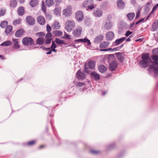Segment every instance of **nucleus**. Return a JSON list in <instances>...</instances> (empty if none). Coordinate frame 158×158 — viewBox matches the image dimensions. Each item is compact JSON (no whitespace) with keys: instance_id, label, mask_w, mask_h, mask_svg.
Listing matches in <instances>:
<instances>
[{"instance_id":"nucleus-28","label":"nucleus","mask_w":158,"mask_h":158,"mask_svg":"<svg viewBox=\"0 0 158 158\" xmlns=\"http://www.w3.org/2000/svg\"><path fill=\"white\" fill-rule=\"evenodd\" d=\"M158 28V21L156 20L152 25V30L153 31L156 30Z\"/></svg>"},{"instance_id":"nucleus-21","label":"nucleus","mask_w":158,"mask_h":158,"mask_svg":"<svg viewBox=\"0 0 158 158\" xmlns=\"http://www.w3.org/2000/svg\"><path fill=\"white\" fill-rule=\"evenodd\" d=\"M149 55L148 53L143 54L141 56L142 60L152 62V60L149 58Z\"/></svg>"},{"instance_id":"nucleus-64","label":"nucleus","mask_w":158,"mask_h":158,"mask_svg":"<svg viewBox=\"0 0 158 158\" xmlns=\"http://www.w3.org/2000/svg\"><path fill=\"white\" fill-rule=\"evenodd\" d=\"M55 48H51L52 49L51 50L52 51H53L55 52H57V50H56Z\"/></svg>"},{"instance_id":"nucleus-40","label":"nucleus","mask_w":158,"mask_h":158,"mask_svg":"<svg viewBox=\"0 0 158 158\" xmlns=\"http://www.w3.org/2000/svg\"><path fill=\"white\" fill-rule=\"evenodd\" d=\"M38 3L37 0H32L30 2V5L32 7H34L37 5Z\"/></svg>"},{"instance_id":"nucleus-1","label":"nucleus","mask_w":158,"mask_h":158,"mask_svg":"<svg viewBox=\"0 0 158 158\" xmlns=\"http://www.w3.org/2000/svg\"><path fill=\"white\" fill-rule=\"evenodd\" d=\"M152 59L154 61V63H153L152 61V65L150 67L149 69H147L148 71L150 73H153L154 74L155 77H156L158 74V56L156 55H153L152 57Z\"/></svg>"},{"instance_id":"nucleus-13","label":"nucleus","mask_w":158,"mask_h":158,"mask_svg":"<svg viewBox=\"0 0 158 158\" xmlns=\"http://www.w3.org/2000/svg\"><path fill=\"white\" fill-rule=\"evenodd\" d=\"M74 42H84L85 43H87L88 46H89L91 44V42L90 40L86 38L75 40H74Z\"/></svg>"},{"instance_id":"nucleus-58","label":"nucleus","mask_w":158,"mask_h":158,"mask_svg":"<svg viewBox=\"0 0 158 158\" xmlns=\"http://www.w3.org/2000/svg\"><path fill=\"white\" fill-rule=\"evenodd\" d=\"M113 49V48L112 49V48H109V49H102L101 50L102 51H110L113 52V51H114V50Z\"/></svg>"},{"instance_id":"nucleus-61","label":"nucleus","mask_w":158,"mask_h":158,"mask_svg":"<svg viewBox=\"0 0 158 158\" xmlns=\"http://www.w3.org/2000/svg\"><path fill=\"white\" fill-rule=\"evenodd\" d=\"M158 7V3L156 4L153 7V10H155Z\"/></svg>"},{"instance_id":"nucleus-45","label":"nucleus","mask_w":158,"mask_h":158,"mask_svg":"<svg viewBox=\"0 0 158 158\" xmlns=\"http://www.w3.org/2000/svg\"><path fill=\"white\" fill-rule=\"evenodd\" d=\"M64 39H71V38L70 37V35L66 34V32H64V36L62 37Z\"/></svg>"},{"instance_id":"nucleus-4","label":"nucleus","mask_w":158,"mask_h":158,"mask_svg":"<svg viewBox=\"0 0 158 158\" xmlns=\"http://www.w3.org/2000/svg\"><path fill=\"white\" fill-rule=\"evenodd\" d=\"M82 6L83 7H87L88 9L91 10L95 8L93 0H87L84 2Z\"/></svg>"},{"instance_id":"nucleus-31","label":"nucleus","mask_w":158,"mask_h":158,"mask_svg":"<svg viewBox=\"0 0 158 158\" xmlns=\"http://www.w3.org/2000/svg\"><path fill=\"white\" fill-rule=\"evenodd\" d=\"M12 27L11 25H9L7 27L5 30V33L6 34H10L12 32Z\"/></svg>"},{"instance_id":"nucleus-38","label":"nucleus","mask_w":158,"mask_h":158,"mask_svg":"<svg viewBox=\"0 0 158 158\" xmlns=\"http://www.w3.org/2000/svg\"><path fill=\"white\" fill-rule=\"evenodd\" d=\"M127 27V25L126 23L124 22H121L119 26V28L121 29H125Z\"/></svg>"},{"instance_id":"nucleus-25","label":"nucleus","mask_w":158,"mask_h":158,"mask_svg":"<svg viewBox=\"0 0 158 158\" xmlns=\"http://www.w3.org/2000/svg\"><path fill=\"white\" fill-rule=\"evenodd\" d=\"M103 38V36L102 35L97 36L95 39L94 42L96 43H98L101 42Z\"/></svg>"},{"instance_id":"nucleus-3","label":"nucleus","mask_w":158,"mask_h":158,"mask_svg":"<svg viewBox=\"0 0 158 158\" xmlns=\"http://www.w3.org/2000/svg\"><path fill=\"white\" fill-rule=\"evenodd\" d=\"M113 24L112 22L108 19L102 26L101 29L103 30H111L113 27Z\"/></svg>"},{"instance_id":"nucleus-47","label":"nucleus","mask_w":158,"mask_h":158,"mask_svg":"<svg viewBox=\"0 0 158 158\" xmlns=\"http://www.w3.org/2000/svg\"><path fill=\"white\" fill-rule=\"evenodd\" d=\"M123 44H122L121 45V46L119 47H117L114 48L113 50H114V51L119 50V49H121L123 47Z\"/></svg>"},{"instance_id":"nucleus-57","label":"nucleus","mask_w":158,"mask_h":158,"mask_svg":"<svg viewBox=\"0 0 158 158\" xmlns=\"http://www.w3.org/2000/svg\"><path fill=\"white\" fill-rule=\"evenodd\" d=\"M85 71L86 72L88 73L89 72V70L88 68L87 67L86 64H85V68H84Z\"/></svg>"},{"instance_id":"nucleus-34","label":"nucleus","mask_w":158,"mask_h":158,"mask_svg":"<svg viewBox=\"0 0 158 158\" xmlns=\"http://www.w3.org/2000/svg\"><path fill=\"white\" fill-rule=\"evenodd\" d=\"M17 2L16 0H11L10 6L11 7L14 8L16 6Z\"/></svg>"},{"instance_id":"nucleus-63","label":"nucleus","mask_w":158,"mask_h":158,"mask_svg":"<svg viewBox=\"0 0 158 158\" xmlns=\"http://www.w3.org/2000/svg\"><path fill=\"white\" fill-rule=\"evenodd\" d=\"M131 2H132V3L133 4H135L136 2L135 0H131Z\"/></svg>"},{"instance_id":"nucleus-39","label":"nucleus","mask_w":158,"mask_h":158,"mask_svg":"<svg viewBox=\"0 0 158 158\" xmlns=\"http://www.w3.org/2000/svg\"><path fill=\"white\" fill-rule=\"evenodd\" d=\"M53 33L57 36H59L62 35V32L58 30H55L53 31Z\"/></svg>"},{"instance_id":"nucleus-43","label":"nucleus","mask_w":158,"mask_h":158,"mask_svg":"<svg viewBox=\"0 0 158 158\" xmlns=\"http://www.w3.org/2000/svg\"><path fill=\"white\" fill-rule=\"evenodd\" d=\"M21 19H15L13 21V24L15 25L19 24L21 22Z\"/></svg>"},{"instance_id":"nucleus-49","label":"nucleus","mask_w":158,"mask_h":158,"mask_svg":"<svg viewBox=\"0 0 158 158\" xmlns=\"http://www.w3.org/2000/svg\"><path fill=\"white\" fill-rule=\"evenodd\" d=\"M114 146V144H110L107 146V149L108 150H110L113 148Z\"/></svg>"},{"instance_id":"nucleus-9","label":"nucleus","mask_w":158,"mask_h":158,"mask_svg":"<svg viewBox=\"0 0 158 158\" xmlns=\"http://www.w3.org/2000/svg\"><path fill=\"white\" fill-rule=\"evenodd\" d=\"M76 18L78 22H81L83 18V15L82 12L81 11H77L75 14Z\"/></svg>"},{"instance_id":"nucleus-5","label":"nucleus","mask_w":158,"mask_h":158,"mask_svg":"<svg viewBox=\"0 0 158 158\" xmlns=\"http://www.w3.org/2000/svg\"><path fill=\"white\" fill-rule=\"evenodd\" d=\"M63 14L66 17L70 16L72 14V7L70 6H68L63 10Z\"/></svg>"},{"instance_id":"nucleus-18","label":"nucleus","mask_w":158,"mask_h":158,"mask_svg":"<svg viewBox=\"0 0 158 158\" xmlns=\"http://www.w3.org/2000/svg\"><path fill=\"white\" fill-rule=\"evenodd\" d=\"M114 33L112 31L108 32L106 34V40H112L114 37Z\"/></svg>"},{"instance_id":"nucleus-23","label":"nucleus","mask_w":158,"mask_h":158,"mask_svg":"<svg viewBox=\"0 0 158 158\" xmlns=\"http://www.w3.org/2000/svg\"><path fill=\"white\" fill-rule=\"evenodd\" d=\"M95 62L94 60L89 61L87 64V66L90 69H93L95 67Z\"/></svg>"},{"instance_id":"nucleus-7","label":"nucleus","mask_w":158,"mask_h":158,"mask_svg":"<svg viewBox=\"0 0 158 158\" xmlns=\"http://www.w3.org/2000/svg\"><path fill=\"white\" fill-rule=\"evenodd\" d=\"M151 61L142 60L139 63V66L142 68H146L147 67L152 66Z\"/></svg>"},{"instance_id":"nucleus-42","label":"nucleus","mask_w":158,"mask_h":158,"mask_svg":"<svg viewBox=\"0 0 158 158\" xmlns=\"http://www.w3.org/2000/svg\"><path fill=\"white\" fill-rule=\"evenodd\" d=\"M8 25V23L6 21H2L0 24V27L2 28H5Z\"/></svg>"},{"instance_id":"nucleus-55","label":"nucleus","mask_w":158,"mask_h":158,"mask_svg":"<svg viewBox=\"0 0 158 158\" xmlns=\"http://www.w3.org/2000/svg\"><path fill=\"white\" fill-rule=\"evenodd\" d=\"M56 44L53 41H52V44L51 46V48H56Z\"/></svg>"},{"instance_id":"nucleus-53","label":"nucleus","mask_w":158,"mask_h":158,"mask_svg":"<svg viewBox=\"0 0 158 158\" xmlns=\"http://www.w3.org/2000/svg\"><path fill=\"white\" fill-rule=\"evenodd\" d=\"M52 36V34L51 33L48 32L46 35V38H51Z\"/></svg>"},{"instance_id":"nucleus-22","label":"nucleus","mask_w":158,"mask_h":158,"mask_svg":"<svg viewBox=\"0 0 158 158\" xmlns=\"http://www.w3.org/2000/svg\"><path fill=\"white\" fill-rule=\"evenodd\" d=\"M12 40L13 42V48L15 49H17L19 48L20 46L19 44V41L18 39H13Z\"/></svg>"},{"instance_id":"nucleus-62","label":"nucleus","mask_w":158,"mask_h":158,"mask_svg":"<svg viewBox=\"0 0 158 158\" xmlns=\"http://www.w3.org/2000/svg\"><path fill=\"white\" fill-rule=\"evenodd\" d=\"M139 14H140V12H138L136 14V16L135 18H137L139 17Z\"/></svg>"},{"instance_id":"nucleus-50","label":"nucleus","mask_w":158,"mask_h":158,"mask_svg":"<svg viewBox=\"0 0 158 158\" xmlns=\"http://www.w3.org/2000/svg\"><path fill=\"white\" fill-rule=\"evenodd\" d=\"M152 52L154 54L158 55V48L153 50Z\"/></svg>"},{"instance_id":"nucleus-46","label":"nucleus","mask_w":158,"mask_h":158,"mask_svg":"<svg viewBox=\"0 0 158 158\" xmlns=\"http://www.w3.org/2000/svg\"><path fill=\"white\" fill-rule=\"evenodd\" d=\"M42 10L45 13L46 11V7L44 5V2L43 1L42 2Z\"/></svg>"},{"instance_id":"nucleus-37","label":"nucleus","mask_w":158,"mask_h":158,"mask_svg":"<svg viewBox=\"0 0 158 158\" xmlns=\"http://www.w3.org/2000/svg\"><path fill=\"white\" fill-rule=\"evenodd\" d=\"M36 42L37 44L41 45L44 43V40L42 37H40L37 40Z\"/></svg>"},{"instance_id":"nucleus-19","label":"nucleus","mask_w":158,"mask_h":158,"mask_svg":"<svg viewBox=\"0 0 158 158\" xmlns=\"http://www.w3.org/2000/svg\"><path fill=\"white\" fill-rule=\"evenodd\" d=\"M125 38H126L125 37H124L117 39L113 43V45L114 46H115L119 45L123 42L125 40Z\"/></svg>"},{"instance_id":"nucleus-30","label":"nucleus","mask_w":158,"mask_h":158,"mask_svg":"<svg viewBox=\"0 0 158 158\" xmlns=\"http://www.w3.org/2000/svg\"><path fill=\"white\" fill-rule=\"evenodd\" d=\"M18 14L19 15H23L24 13V8L22 6L19 7L18 9Z\"/></svg>"},{"instance_id":"nucleus-14","label":"nucleus","mask_w":158,"mask_h":158,"mask_svg":"<svg viewBox=\"0 0 158 158\" xmlns=\"http://www.w3.org/2000/svg\"><path fill=\"white\" fill-rule=\"evenodd\" d=\"M93 14L95 17H100L102 15V12L100 9H97L94 10Z\"/></svg>"},{"instance_id":"nucleus-24","label":"nucleus","mask_w":158,"mask_h":158,"mask_svg":"<svg viewBox=\"0 0 158 158\" xmlns=\"http://www.w3.org/2000/svg\"><path fill=\"white\" fill-rule=\"evenodd\" d=\"M23 32L24 30L23 29H20L16 31L15 35L17 37H20L23 35Z\"/></svg>"},{"instance_id":"nucleus-32","label":"nucleus","mask_w":158,"mask_h":158,"mask_svg":"<svg viewBox=\"0 0 158 158\" xmlns=\"http://www.w3.org/2000/svg\"><path fill=\"white\" fill-rule=\"evenodd\" d=\"M45 2L47 6L48 7H50L54 4L53 0H46Z\"/></svg>"},{"instance_id":"nucleus-52","label":"nucleus","mask_w":158,"mask_h":158,"mask_svg":"<svg viewBox=\"0 0 158 158\" xmlns=\"http://www.w3.org/2000/svg\"><path fill=\"white\" fill-rule=\"evenodd\" d=\"M51 38H46L45 44H50L51 42Z\"/></svg>"},{"instance_id":"nucleus-17","label":"nucleus","mask_w":158,"mask_h":158,"mask_svg":"<svg viewBox=\"0 0 158 158\" xmlns=\"http://www.w3.org/2000/svg\"><path fill=\"white\" fill-rule=\"evenodd\" d=\"M76 77L78 79H84L85 78V75L80 70H79L77 73Z\"/></svg>"},{"instance_id":"nucleus-2","label":"nucleus","mask_w":158,"mask_h":158,"mask_svg":"<svg viewBox=\"0 0 158 158\" xmlns=\"http://www.w3.org/2000/svg\"><path fill=\"white\" fill-rule=\"evenodd\" d=\"M75 22L73 20H68L65 23V28L68 31H71L75 27Z\"/></svg>"},{"instance_id":"nucleus-27","label":"nucleus","mask_w":158,"mask_h":158,"mask_svg":"<svg viewBox=\"0 0 158 158\" xmlns=\"http://www.w3.org/2000/svg\"><path fill=\"white\" fill-rule=\"evenodd\" d=\"M110 44V42L107 41H105L101 43L99 45L100 48H105L107 47Z\"/></svg>"},{"instance_id":"nucleus-44","label":"nucleus","mask_w":158,"mask_h":158,"mask_svg":"<svg viewBox=\"0 0 158 158\" xmlns=\"http://www.w3.org/2000/svg\"><path fill=\"white\" fill-rule=\"evenodd\" d=\"M85 85V84L82 82H77L76 83V86L78 88L83 86Z\"/></svg>"},{"instance_id":"nucleus-56","label":"nucleus","mask_w":158,"mask_h":158,"mask_svg":"<svg viewBox=\"0 0 158 158\" xmlns=\"http://www.w3.org/2000/svg\"><path fill=\"white\" fill-rule=\"evenodd\" d=\"M90 152L91 153L94 154H97L99 153V152L97 151H95L94 150H91L90 151Z\"/></svg>"},{"instance_id":"nucleus-54","label":"nucleus","mask_w":158,"mask_h":158,"mask_svg":"<svg viewBox=\"0 0 158 158\" xmlns=\"http://www.w3.org/2000/svg\"><path fill=\"white\" fill-rule=\"evenodd\" d=\"M47 30L48 32H50L51 30V27L48 24L47 26Z\"/></svg>"},{"instance_id":"nucleus-29","label":"nucleus","mask_w":158,"mask_h":158,"mask_svg":"<svg viewBox=\"0 0 158 158\" xmlns=\"http://www.w3.org/2000/svg\"><path fill=\"white\" fill-rule=\"evenodd\" d=\"M52 27L54 29H58L60 27V25L57 22H55L52 26Z\"/></svg>"},{"instance_id":"nucleus-16","label":"nucleus","mask_w":158,"mask_h":158,"mask_svg":"<svg viewBox=\"0 0 158 158\" xmlns=\"http://www.w3.org/2000/svg\"><path fill=\"white\" fill-rule=\"evenodd\" d=\"M91 77L96 81L99 80L100 76V75L95 72H92L90 74Z\"/></svg>"},{"instance_id":"nucleus-12","label":"nucleus","mask_w":158,"mask_h":158,"mask_svg":"<svg viewBox=\"0 0 158 158\" xmlns=\"http://www.w3.org/2000/svg\"><path fill=\"white\" fill-rule=\"evenodd\" d=\"M118 7L120 9H123L125 6V4L122 0H118L116 2Z\"/></svg>"},{"instance_id":"nucleus-36","label":"nucleus","mask_w":158,"mask_h":158,"mask_svg":"<svg viewBox=\"0 0 158 158\" xmlns=\"http://www.w3.org/2000/svg\"><path fill=\"white\" fill-rule=\"evenodd\" d=\"M127 16L128 19L129 20H131L133 19L135 16V14L134 13H130L127 14Z\"/></svg>"},{"instance_id":"nucleus-10","label":"nucleus","mask_w":158,"mask_h":158,"mask_svg":"<svg viewBox=\"0 0 158 158\" xmlns=\"http://www.w3.org/2000/svg\"><path fill=\"white\" fill-rule=\"evenodd\" d=\"M26 20L27 22L29 25H33L35 23V19L31 16H27L26 18Z\"/></svg>"},{"instance_id":"nucleus-20","label":"nucleus","mask_w":158,"mask_h":158,"mask_svg":"<svg viewBox=\"0 0 158 158\" xmlns=\"http://www.w3.org/2000/svg\"><path fill=\"white\" fill-rule=\"evenodd\" d=\"M37 20L38 23L41 25H44L45 22L44 17L41 15L37 17Z\"/></svg>"},{"instance_id":"nucleus-59","label":"nucleus","mask_w":158,"mask_h":158,"mask_svg":"<svg viewBox=\"0 0 158 158\" xmlns=\"http://www.w3.org/2000/svg\"><path fill=\"white\" fill-rule=\"evenodd\" d=\"M132 33V31H127L125 34V35L127 37L130 34H131Z\"/></svg>"},{"instance_id":"nucleus-8","label":"nucleus","mask_w":158,"mask_h":158,"mask_svg":"<svg viewBox=\"0 0 158 158\" xmlns=\"http://www.w3.org/2000/svg\"><path fill=\"white\" fill-rule=\"evenodd\" d=\"M82 28L81 27H77L73 32V34L75 37L79 36L81 34Z\"/></svg>"},{"instance_id":"nucleus-26","label":"nucleus","mask_w":158,"mask_h":158,"mask_svg":"<svg viewBox=\"0 0 158 158\" xmlns=\"http://www.w3.org/2000/svg\"><path fill=\"white\" fill-rule=\"evenodd\" d=\"M98 69L99 72L102 73L105 72L107 70L106 67L102 65H100L98 67Z\"/></svg>"},{"instance_id":"nucleus-60","label":"nucleus","mask_w":158,"mask_h":158,"mask_svg":"<svg viewBox=\"0 0 158 158\" xmlns=\"http://www.w3.org/2000/svg\"><path fill=\"white\" fill-rule=\"evenodd\" d=\"M36 35H41V36H44L45 35V34L44 33L41 32L37 33H36Z\"/></svg>"},{"instance_id":"nucleus-11","label":"nucleus","mask_w":158,"mask_h":158,"mask_svg":"<svg viewBox=\"0 0 158 158\" xmlns=\"http://www.w3.org/2000/svg\"><path fill=\"white\" fill-rule=\"evenodd\" d=\"M118 66V64L115 61H113L109 64V69L112 71L115 70Z\"/></svg>"},{"instance_id":"nucleus-35","label":"nucleus","mask_w":158,"mask_h":158,"mask_svg":"<svg viewBox=\"0 0 158 158\" xmlns=\"http://www.w3.org/2000/svg\"><path fill=\"white\" fill-rule=\"evenodd\" d=\"M11 44L12 42L8 40L5 41L2 43V44H1L0 46H7L11 45Z\"/></svg>"},{"instance_id":"nucleus-41","label":"nucleus","mask_w":158,"mask_h":158,"mask_svg":"<svg viewBox=\"0 0 158 158\" xmlns=\"http://www.w3.org/2000/svg\"><path fill=\"white\" fill-rule=\"evenodd\" d=\"M55 42L57 44H64L65 43L62 40H60L58 38H56L55 40Z\"/></svg>"},{"instance_id":"nucleus-33","label":"nucleus","mask_w":158,"mask_h":158,"mask_svg":"<svg viewBox=\"0 0 158 158\" xmlns=\"http://www.w3.org/2000/svg\"><path fill=\"white\" fill-rule=\"evenodd\" d=\"M60 8L59 7H56L54 10V12L56 15H59L60 13Z\"/></svg>"},{"instance_id":"nucleus-15","label":"nucleus","mask_w":158,"mask_h":158,"mask_svg":"<svg viewBox=\"0 0 158 158\" xmlns=\"http://www.w3.org/2000/svg\"><path fill=\"white\" fill-rule=\"evenodd\" d=\"M115 54L117 57L118 59L119 60V61L122 62L123 61L124 55L123 53L121 52H119L115 53Z\"/></svg>"},{"instance_id":"nucleus-48","label":"nucleus","mask_w":158,"mask_h":158,"mask_svg":"<svg viewBox=\"0 0 158 158\" xmlns=\"http://www.w3.org/2000/svg\"><path fill=\"white\" fill-rule=\"evenodd\" d=\"M35 141H31L28 142L27 144L28 146H32L35 144Z\"/></svg>"},{"instance_id":"nucleus-6","label":"nucleus","mask_w":158,"mask_h":158,"mask_svg":"<svg viewBox=\"0 0 158 158\" xmlns=\"http://www.w3.org/2000/svg\"><path fill=\"white\" fill-rule=\"evenodd\" d=\"M23 44L25 45H31L34 44L33 40L30 37H25L22 40Z\"/></svg>"},{"instance_id":"nucleus-51","label":"nucleus","mask_w":158,"mask_h":158,"mask_svg":"<svg viewBox=\"0 0 158 158\" xmlns=\"http://www.w3.org/2000/svg\"><path fill=\"white\" fill-rule=\"evenodd\" d=\"M6 13V11L5 10H0V16H3Z\"/></svg>"}]
</instances>
